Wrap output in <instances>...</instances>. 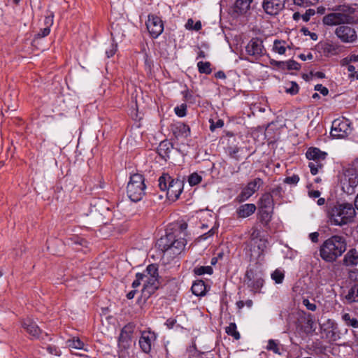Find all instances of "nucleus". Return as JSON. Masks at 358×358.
Segmentation results:
<instances>
[{"label":"nucleus","instance_id":"obj_20","mask_svg":"<svg viewBox=\"0 0 358 358\" xmlns=\"http://www.w3.org/2000/svg\"><path fill=\"white\" fill-rule=\"evenodd\" d=\"M22 327L30 336L35 338H38L41 334L42 333V331L38 327L36 323L29 318H27L23 321Z\"/></svg>","mask_w":358,"mask_h":358},{"label":"nucleus","instance_id":"obj_4","mask_svg":"<svg viewBox=\"0 0 358 358\" xmlns=\"http://www.w3.org/2000/svg\"><path fill=\"white\" fill-rule=\"evenodd\" d=\"M144 177L139 173H135L130 176L127 184V193L131 201L138 202L145 194V185Z\"/></svg>","mask_w":358,"mask_h":358},{"label":"nucleus","instance_id":"obj_16","mask_svg":"<svg viewBox=\"0 0 358 358\" xmlns=\"http://www.w3.org/2000/svg\"><path fill=\"white\" fill-rule=\"evenodd\" d=\"M301 323V329L306 335L313 334L316 329V325L313 315L310 313H303V315L301 317L299 320Z\"/></svg>","mask_w":358,"mask_h":358},{"label":"nucleus","instance_id":"obj_50","mask_svg":"<svg viewBox=\"0 0 358 358\" xmlns=\"http://www.w3.org/2000/svg\"><path fill=\"white\" fill-rule=\"evenodd\" d=\"M174 110L178 117H184L186 115L187 106L185 104H181L180 106L176 107Z\"/></svg>","mask_w":358,"mask_h":358},{"label":"nucleus","instance_id":"obj_33","mask_svg":"<svg viewBox=\"0 0 358 358\" xmlns=\"http://www.w3.org/2000/svg\"><path fill=\"white\" fill-rule=\"evenodd\" d=\"M66 243L69 245L86 246L87 241L80 236L73 235L66 238Z\"/></svg>","mask_w":358,"mask_h":358},{"label":"nucleus","instance_id":"obj_36","mask_svg":"<svg viewBox=\"0 0 358 358\" xmlns=\"http://www.w3.org/2000/svg\"><path fill=\"white\" fill-rule=\"evenodd\" d=\"M210 63L209 62H199L197 63V67L199 73L210 74L212 72V69L210 68Z\"/></svg>","mask_w":358,"mask_h":358},{"label":"nucleus","instance_id":"obj_45","mask_svg":"<svg viewBox=\"0 0 358 358\" xmlns=\"http://www.w3.org/2000/svg\"><path fill=\"white\" fill-rule=\"evenodd\" d=\"M296 6L306 8L315 4L319 0H293Z\"/></svg>","mask_w":358,"mask_h":358},{"label":"nucleus","instance_id":"obj_46","mask_svg":"<svg viewBox=\"0 0 358 358\" xmlns=\"http://www.w3.org/2000/svg\"><path fill=\"white\" fill-rule=\"evenodd\" d=\"M285 275L282 271L279 269H276L271 274V278L275 282V283H282L284 279Z\"/></svg>","mask_w":358,"mask_h":358},{"label":"nucleus","instance_id":"obj_11","mask_svg":"<svg viewBox=\"0 0 358 358\" xmlns=\"http://www.w3.org/2000/svg\"><path fill=\"white\" fill-rule=\"evenodd\" d=\"M147 29L154 38H157L164 31V24L161 18L155 15L150 14L146 22Z\"/></svg>","mask_w":358,"mask_h":358},{"label":"nucleus","instance_id":"obj_52","mask_svg":"<svg viewBox=\"0 0 358 358\" xmlns=\"http://www.w3.org/2000/svg\"><path fill=\"white\" fill-rule=\"evenodd\" d=\"M302 303L309 310L315 311L317 309L316 304L314 302H310L308 299H303Z\"/></svg>","mask_w":358,"mask_h":358},{"label":"nucleus","instance_id":"obj_13","mask_svg":"<svg viewBox=\"0 0 358 358\" xmlns=\"http://www.w3.org/2000/svg\"><path fill=\"white\" fill-rule=\"evenodd\" d=\"M157 339V335L151 331H143L138 341V344L142 351L148 354Z\"/></svg>","mask_w":358,"mask_h":358},{"label":"nucleus","instance_id":"obj_60","mask_svg":"<svg viewBox=\"0 0 358 358\" xmlns=\"http://www.w3.org/2000/svg\"><path fill=\"white\" fill-rule=\"evenodd\" d=\"M50 32V29L48 27H45L43 29H41L39 32L36 34L35 37L38 38H43L47 36Z\"/></svg>","mask_w":358,"mask_h":358},{"label":"nucleus","instance_id":"obj_49","mask_svg":"<svg viewBox=\"0 0 358 358\" xmlns=\"http://www.w3.org/2000/svg\"><path fill=\"white\" fill-rule=\"evenodd\" d=\"M210 129L211 131H214L217 128H222L224 126V121L221 119H218L216 122L213 120H210Z\"/></svg>","mask_w":358,"mask_h":358},{"label":"nucleus","instance_id":"obj_63","mask_svg":"<svg viewBox=\"0 0 358 358\" xmlns=\"http://www.w3.org/2000/svg\"><path fill=\"white\" fill-rule=\"evenodd\" d=\"M131 340V336L130 335H123V331H121V334L119 337V341L120 342H129Z\"/></svg>","mask_w":358,"mask_h":358},{"label":"nucleus","instance_id":"obj_14","mask_svg":"<svg viewBox=\"0 0 358 358\" xmlns=\"http://www.w3.org/2000/svg\"><path fill=\"white\" fill-rule=\"evenodd\" d=\"M143 282L144 285L142 289L141 296L143 297L144 299H147L158 289V277H149L148 275H145Z\"/></svg>","mask_w":358,"mask_h":358},{"label":"nucleus","instance_id":"obj_55","mask_svg":"<svg viewBox=\"0 0 358 358\" xmlns=\"http://www.w3.org/2000/svg\"><path fill=\"white\" fill-rule=\"evenodd\" d=\"M299 181V177L297 175H293L285 178V182L291 185H296Z\"/></svg>","mask_w":358,"mask_h":358},{"label":"nucleus","instance_id":"obj_56","mask_svg":"<svg viewBox=\"0 0 358 358\" xmlns=\"http://www.w3.org/2000/svg\"><path fill=\"white\" fill-rule=\"evenodd\" d=\"M184 99L186 101L193 103L195 102V96L189 91L186 90L183 92Z\"/></svg>","mask_w":358,"mask_h":358},{"label":"nucleus","instance_id":"obj_21","mask_svg":"<svg viewBox=\"0 0 358 358\" xmlns=\"http://www.w3.org/2000/svg\"><path fill=\"white\" fill-rule=\"evenodd\" d=\"M172 131L176 138H187L190 135V128L182 122H177L172 127Z\"/></svg>","mask_w":358,"mask_h":358},{"label":"nucleus","instance_id":"obj_37","mask_svg":"<svg viewBox=\"0 0 358 358\" xmlns=\"http://www.w3.org/2000/svg\"><path fill=\"white\" fill-rule=\"evenodd\" d=\"M273 209H259L260 220L262 222L267 224L271 219Z\"/></svg>","mask_w":358,"mask_h":358},{"label":"nucleus","instance_id":"obj_25","mask_svg":"<svg viewBox=\"0 0 358 358\" xmlns=\"http://www.w3.org/2000/svg\"><path fill=\"white\" fill-rule=\"evenodd\" d=\"M187 241L185 238H176V236H173V239L172 242V248H171V257L176 256L181 253V252L184 250Z\"/></svg>","mask_w":358,"mask_h":358},{"label":"nucleus","instance_id":"obj_5","mask_svg":"<svg viewBox=\"0 0 358 358\" xmlns=\"http://www.w3.org/2000/svg\"><path fill=\"white\" fill-rule=\"evenodd\" d=\"M351 130L350 122L348 119H336L332 122L330 134L334 138H342L348 136Z\"/></svg>","mask_w":358,"mask_h":358},{"label":"nucleus","instance_id":"obj_59","mask_svg":"<svg viewBox=\"0 0 358 358\" xmlns=\"http://www.w3.org/2000/svg\"><path fill=\"white\" fill-rule=\"evenodd\" d=\"M315 90L320 92L323 96H327L329 94L328 89L321 84L316 85L315 86Z\"/></svg>","mask_w":358,"mask_h":358},{"label":"nucleus","instance_id":"obj_40","mask_svg":"<svg viewBox=\"0 0 358 358\" xmlns=\"http://www.w3.org/2000/svg\"><path fill=\"white\" fill-rule=\"evenodd\" d=\"M285 43V42L284 41L275 40L273 43V50L280 55L285 54L286 51Z\"/></svg>","mask_w":358,"mask_h":358},{"label":"nucleus","instance_id":"obj_6","mask_svg":"<svg viewBox=\"0 0 358 358\" xmlns=\"http://www.w3.org/2000/svg\"><path fill=\"white\" fill-rule=\"evenodd\" d=\"M334 33L337 38L344 43H352L357 39L356 30L348 24L337 27Z\"/></svg>","mask_w":358,"mask_h":358},{"label":"nucleus","instance_id":"obj_8","mask_svg":"<svg viewBox=\"0 0 358 358\" xmlns=\"http://www.w3.org/2000/svg\"><path fill=\"white\" fill-rule=\"evenodd\" d=\"M358 185V174L353 169H348L345 173V177L342 181V189L348 195L355 192V188Z\"/></svg>","mask_w":358,"mask_h":358},{"label":"nucleus","instance_id":"obj_51","mask_svg":"<svg viewBox=\"0 0 358 358\" xmlns=\"http://www.w3.org/2000/svg\"><path fill=\"white\" fill-rule=\"evenodd\" d=\"M134 329L135 325L133 323H129L122 328V331H123V335L127 334L132 336Z\"/></svg>","mask_w":358,"mask_h":358},{"label":"nucleus","instance_id":"obj_2","mask_svg":"<svg viewBox=\"0 0 358 358\" xmlns=\"http://www.w3.org/2000/svg\"><path fill=\"white\" fill-rule=\"evenodd\" d=\"M356 211L352 203H337L329 208L327 216L331 224L343 226L354 221Z\"/></svg>","mask_w":358,"mask_h":358},{"label":"nucleus","instance_id":"obj_43","mask_svg":"<svg viewBox=\"0 0 358 358\" xmlns=\"http://www.w3.org/2000/svg\"><path fill=\"white\" fill-rule=\"evenodd\" d=\"M145 275H148L149 277L157 276L158 275V267L156 264H152L148 266L145 271L143 273Z\"/></svg>","mask_w":358,"mask_h":358},{"label":"nucleus","instance_id":"obj_15","mask_svg":"<svg viewBox=\"0 0 358 358\" xmlns=\"http://www.w3.org/2000/svg\"><path fill=\"white\" fill-rule=\"evenodd\" d=\"M110 208L108 201L103 199H95L90 203V214L99 213L101 216H105L110 211Z\"/></svg>","mask_w":358,"mask_h":358},{"label":"nucleus","instance_id":"obj_53","mask_svg":"<svg viewBox=\"0 0 358 358\" xmlns=\"http://www.w3.org/2000/svg\"><path fill=\"white\" fill-rule=\"evenodd\" d=\"M315 14L314 9L309 8L306 10V13L301 15V18L304 22H308L312 16Z\"/></svg>","mask_w":358,"mask_h":358},{"label":"nucleus","instance_id":"obj_3","mask_svg":"<svg viewBox=\"0 0 358 358\" xmlns=\"http://www.w3.org/2000/svg\"><path fill=\"white\" fill-rule=\"evenodd\" d=\"M158 185L161 191L166 193L170 201L177 200L184 188V178H173L168 173H163L158 179Z\"/></svg>","mask_w":358,"mask_h":358},{"label":"nucleus","instance_id":"obj_61","mask_svg":"<svg viewBox=\"0 0 358 358\" xmlns=\"http://www.w3.org/2000/svg\"><path fill=\"white\" fill-rule=\"evenodd\" d=\"M44 24L45 25V27L50 28L53 24V15L52 13H50L49 15L46 16L44 20Z\"/></svg>","mask_w":358,"mask_h":358},{"label":"nucleus","instance_id":"obj_24","mask_svg":"<svg viewBox=\"0 0 358 358\" xmlns=\"http://www.w3.org/2000/svg\"><path fill=\"white\" fill-rule=\"evenodd\" d=\"M343 264L346 266H353L358 264V252L352 248L344 255Z\"/></svg>","mask_w":358,"mask_h":358},{"label":"nucleus","instance_id":"obj_26","mask_svg":"<svg viewBox=\"0 0 358 358\" xmlns=\"http://www.w3.org/2000/svg\"><path fill=\"white\" fill-rule=\"evenodd\" d=\"M256 210V206L253 203H246L241 205L237 209V214L239 217L245 218L252 215Z\"/></svg>","mask_w":358,"mask_h":358},{"label":"nucleus","instance_id":"obj_31","mask_svg":"<svg viewBox=\"0 0 358 358\" xmlns=\"http://www.w3.org/2000/svg\"><path fill=\"white\" fill-rule=\"evenodd\" d=\"M192 293L196 296H203L206 293V285L203 280L194 282L191 287Z\"/></svg>","mask_w":358,"mask_h":358},{"label":"nucleus","instance_id":"obj_17","mask_svg":"<svg viewBox=\"0 0 358 358\" xmlns=\"http://www.w3.org/2000/svg\"><path fill=\"white\" fill-rule=\"evenodd\" d=\"M285 0H264L263 8L268 15H276L285 6Z\"/></svg>","mask_w":358,"mask_h":358},{"label":"nucleus","instance_id":"obj_18","mask_svg":"<svg viewBox=\"0 0 358 358\" xmlns=\"http://www.w3.org/2000/svg\"><path fill=\"white\" fill-rule=\"evenodd\" d=\"M324 325L327 326V327L324 329L327 339L329 341H336L340 338L338 324L334 320L329 319Z\"/></svg>","mask_w":358,"mask_h":358},{"label":"nucleus","instance_id":"obj_54","mask_svg":"<svg viewBox=\"0 0 358 358\" xmlns=\"http://www.w3.org/2000/svg\"><path fill=\"white\" fill-rule=\"evenodd\" d=\"M117 49V45L116 43H112L108 49L106 50V55L107 57H110L116 52Z\"/></svg>","mask_w":358,"mask_h":358},{"label":"nucleus","instance_id":"obj_7","mask_svg":"<svg viewBox=\"0 0 358 358\" xmlns=\"http://www.w3.org/2000/svg\"><path fill=\"white\" fill-rule=\"evenodd\" d=\"M352 20L349 14L341 12H333L323 17L322 22L327 26H341L348 24Z\"/></svg>","mask_w":358,"mask_h":358},{"label":"nucleus","instance_id":"obj_38","mask_svg":"<svg viewBox=\"0 0 358 358\" xmlns=\"http://www.w3.org/2000/svg\"><path fill=\"white\" fill-rule=\"evenodd\" d=\"M213 272V269L210 266H199L195 267L194 268V273L196 275H201L204 274H212Z\"/></svg>","mask_w":358,"mask_h":358},{"label":"nucleus","instance_id":"obj_29","mask_svg":"<svg viewBox=\"0 0 358 358\" xmlns=\"http://www.w3.org/2000/svg\"><path fill=\"white\" fill-rule=\"evenodd\" d=\"M275 65L281 69L299 70L301 67L300 64L294 60H288L286 62H274Z\"/></svg>","mask_w":358,"mask_h":358},{"label":"nucleus","instance_id":"obj_23","mask_svg":"<svg viewBox=\"0 0 358 358\" xmlns=\"http://www.w3.org/2000/svg\"><path fill=\"white\" fill-rule=\"evenodd\" d=\"M173 148V144L169 141L165 140L159 143L157 148V152L162 159L166 161L168 159H169V155Z\"/></svg>","mask_w":358,"mask_h":358},{"label":"nucleus","instance_id":"obj_44","mask_svg":"<svg viewBox=\"0 0 358 358\" xmlns=\"http://www.w3.org/2000/svg\"><path fill=\"white\" fill-rule=\"evenodd\" d=\"M202 177L197 173H193L188 177V182L190 186H194L201 182Z\"/></svg>","mask_w":358,"mask_h":358},{"label":"nucleus","instance_id":"obj_27","mask_svg":"<svg viewBox=\"0 0 358 358\" xmlns=\"http://www.w3.org/2000/svg\"><path fill=\"white\" fill-rule=\"evenodd\" d=\"M341 319L346 326L358 329V319L355 314L342 313Z\"/></svg>","mask_w":358,"mask_h":358},{"label":"nucleus","instance_id":"obj_47","mask_svg":"<svg viewBox=\"0 0 358 358\" xmlns=\"http://www.w3.org/2000/svg\"><path fill=\"white\" fill-rule=\"evenodd\" d=\"M289 87H285V92L292 95H295L299 92V87L296 82H290Z\"/></svg>","mask_w":358,"mask_h":358},{"label":"nucleus","instance_id":"obj_34","mask_svg":"<svg viewBox=\"0 0 358 358\" xmlns=\"http://www.w3.org/2000/svg\"><path fill=\"white\" fill-rule=\"evenodd\" d=\"M338 47L330 43H324L322 45V50L326 55H335L338 53Z\"/></svg>","mask_w":358,"mask_h":358},{"label":"nucleus","instance_id":"obj_9","mask_svg":"<svg viewBox=\"0 0 358 358\" xmlns=\"http://www.w3.org/2000/svg\"><path fill=\"white\" fill-rule=\"evenodd\" d=\"M245 283L255 293L260 292L263 287L264 280L260 273H255L253 270H247L245 273Z\"/></svg>","mask_w":358,"mask_h":358},{"label":"nucleus","instance_id":"obj_41","mask_svg":"<svg viewBox=\"0 0 358 358\" xmlns=\"http://www.w3.org/2000/svg\"><path fill=\"white\" fill-rule=\"evenodd\" d=\"M266 349L268 350L273 352L275 354L281 355L279 344L275 340H273V339L268 340Z\"/></svg>","mask_w":358,"mask_h":358},{"label":"nucleus","instance_id":"obj_1","mask_svg":"<svg viewBox=\"0 0 358 358\" xmlns=\"http://www.w3.org/2000/svg\"><path fill=\"white\" fill-rule=\"evenodd\" d=\"M346 239L338 235H334L325 240L320 247V256L327 263H334L346 251Z\"/></svg>","mask_w":358,"mask_h":358},{"label":"nucleus","instance_id":"obj_58","mask_svg":"<svg viewBox=\"0 0 358 358\" xmlns=\"http://www.w3.org/2000/svg\"><path fill=\"white\" fill-rule=\"evenodd\" d=\"M239 152V148L237 146L229 147L228 152L231 157L238 159L237 153Z\"/></svg>","mask_w":358,"mask_h":358},{"label":"nucleus","instance_id":"obj_35","mask_svg":"<svg viewBox=\"0 0 358 358\" xmlns=\"http://www.w3.org/2000/svg\"><path fill=\"white\" fill-rule=\"evenodd\" d=\"M66 345L69 348L81 350L84 347V343L79 338H73L66 341Z\"/></svg>","mask_w":358,"mask_h":358},{"label":"nucleus","instance_id":"obj_10","mask_svg":"<svg viewBox=\"0 0 358 358\" xmlns=\"http://www.w3.org/2000/svg\"><path fill=\"white\" fill-rule=\"evenodd\" d=\"M245 51L255 59H259L266 52L263 42L258 38H252L245 46Z\"/></svg>","mask_w":358,"mask_h":358},{"label":"nucleus","instance_id":"obj_39","mask_svg":"<svg viewBox=\"0 0 358 358\" xmlns=\"http://www.w3.org/2000/svg\"><path fill=\"white\" fill-rule=\"evenodd\" d=\"M308 166L310 169V173L313 175H316L320 169H322L324 166V162L312 161L309 162Z\"/></svg>","mask_w":358,"mask_h":358},{"label":"nucleus","instance_id":"obj_30","mask_svg":"<svg viewBox=\"0 0 358 358\" xmlns=\"http://www.w3.org/2000/svg\"><path fill=\"white\" fill-rule=\"evenodd\" d=\"M251 3L247 0H236L234 4V12L238 15L245 13L249 9Z\"/></svg>","mask_w":358,"mask_h":358},{"label":"nucleus","instance_id":"obj_28","mask_svg":"<svg viewBox=\"0 0 358 358\" xmlns=\"http://www.w3.org/2000/svg\"><path fill=\"white\" fill-rule=\"evenodd\" d=\"M273 209V195L270 193L264 194L259 199V209Z\"/></svg>","mask_w":358,"mask_h":358},{"label":"nucleus","instance_id":"obj_64","mask_svg":"<svg viewBox=\"0 0 358 358\" xmlns=\"http://www.w3.org/2000/svg\"><path fill=\"white\" fill-rule=\"evenodd\" d=\"M320 194H321V193L319 190H309L308 191V196L313 199L319 198Z\"/></svg>","mask_w":358,"mask_h":358},{"label":"nucleus","instance_id":"obj_19","mask_svg":"<svg viewBox=\"0 0 358 358\" xmlns=\"http://www.w3.org/2000/svg\"><path fill=\"white\" fill-rule=\"evenodd\" d=\"M174 234L173 233L167 234L166 236L161 237L157 240L156 246L163 253L167 254L171 257V248H172V242Z\"/></svg>","mask_w":358,"mask_h":358},{"label":"nucleus","instance_id":"obj_12","mask_svg":"<svg viewBox=\"0 0 358 358\" xmlns=\"http://www.w3.org/2000/svg\"><path fill=\"white\" fill-rule=\"evenodd\" d=\"M263 184L264 182L260 178H256L252 181L249 182L238 196V201L243 202L249 199Z\"/></svg>","mask_w":358,"mask_h":358},{"label":"nucleus","instance_id":"obj_57","mask_svg":"<svg viewBox=\"0 0 358 358\" xmlns=\"http://www.w3.org/2000/svg\"><path fill=\"white\" fill-rule=\"evenodd\" d=\"M301 31L305 35V36H309L310 38L313 41L317 40V35L316 33L310 32L308 28L303 27L301 29Z\"/></svg>","mask_w":358,"mask_h":358},{"label":"nucleus","instance_id":"obj_62","mask_svg":"<svg viewBox=\"0 0 358 358\" xmlns=\"http://www.w3.org/2000/svg\"><path fill=\"white\" fill-rule=\"evenodd\" d=\"M259 252V256L262 255L264 250V249L266 248V241L264 240H259V243L257 244Z\"/></svg>","mask_w":358,"mask_h":358},{"label":"nucleus","instance_id":"obj_48","mask_svg":"<svg viewBox=\"0 0 358 358\" xmlns=\"http://www.w3.org/2000/svg\"><path fill=\"white\" fill-rule=\"evenodd\" d=\"M145 277V273H137L136 274V280L132 282V287L134 289L138 287L141 285V282H143Z\"/></svg>","mask_w":358,"mask_h":358},{"label":"nucleus","instance_id":"obj_22","mask_svg":"<svg viewBox=\"0 0 358 358\" xmlns=\"http://www.w3.org/2000/svg\"><path fill=\"white\" fill-rule=\"evenodd\" d=\"M306 155L309 160L324 162L327 154L317 148H310L308 149Z\"/></svg>","mask_w":358,"mask_h":358},{"label":"nucleus","instance_id":"obj_32","mask_svg":"<svg viewBox=\"0 0 358 358\" xmlns=\"http://www.w3.org/2000/svg\"><path fill=\"white\" fill-rule=\"evenodd\" d=\"M345 299L350 303H358V283L351 287L345 296Z\"/></svg>","mask_w":358,"mask_h":358},{"label":"nucleus","instance_id":"obj_42","mask_svg":"<svg viewBox=\"0 0 358 358\" xmlns=\"http://www.w3.org/2000/svg\"><path fill=\"white\" fill-rule=\"evenodd\" d=\"M226 333L228 335L233 336L235 339L240 338V334L236 331V325L235 323H231L229 327L226 328Z\"/></svg>","mask_w":358,"mask_h":358}]
</instances>
